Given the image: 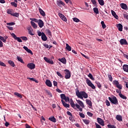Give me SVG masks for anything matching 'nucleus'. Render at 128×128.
Segmentation results:
<instances>
[{
  "mask_svg": "<svg viewBox=\"0 0 128 128\" xmlns=\"http://www.w3.org/2000/svg\"><path fill=\"white\" fill-rule=\"evenodd\" d=\"M101 24L102 28L104 29L106 28V24H104V21L101 22Z\"/></svg>",
  "mask_w": 128,
  "mask_h": 128,
  "instance_id": "obj_36",
  "label": "nucleus"
},
{
  "mask_svg": "<svg viewBox=\"0 0 128 128\" xmlns=\"http://www.w3.org/2000/svg\"><path fill=\"white\" fill-rule=\"evenodd\" d=\"M96 84L97 85V86L98 88H102V84H100V82H96Z\"/></svg>",
  "mask_w": 128,
  "mask_h": 128,
  "instance_id": "obj_39",
  "label": "nucleus"
},
{
  "mask_svg": "<svg viewBox=\"0 0 128 128\" xmlns=\"http://www.w3.org/2000/svg\"><path fill=\"white\" fill-rule=\"evenodd\" d=\"M106 106H110V102L108 100H106Z\"/></svg>",
  "mask_w": 128,
  "mask_h": 128,
  "instance_id": "obj_61",
  "label": "nucleus"
},
{
  "mask_svg": "<svg viewBox=\"0 0 128 128\" xmlns=\"http://www.w3.org/2000/svg\"><path fill=\"white\" fill-rule=\"evenodd\" d=\"M123 70L126 72H128V64H124L122 66Z\"/></svg>",
  "mask_w": 128,
  "mask_h": 128,
  "instance_id": "obj_23",
  "label": "nucleus"
},
{
  "mask_svg": "<svg viewBox=\"0 0 128 128\" xmlns=\"http://www.w3.org/2000/svg\"><path fill=\"white\" fill-rule=\"evenodd\" d=\"M56 74H57V75H58V76H60V78H64V76L62 75V74H60V72H56Z\"/></svg>",
  "mask_w": 128,
  "mask_h": 128,
  "instance_id": "obj_46",
  "label": "nucleus"
},
{
  "mask_svg": "<svg viewBox=\"0 0 128 128\" xmlns=\"http://www.w3.org/2000/svg\"><path fill=\"white\" fill-rule=\"evenodd\" d=\"M14 95L16 96L17 98H22V94H19L18 92H15L14 93Z\"/></svg>",
  "mask_w": 128,
  "mask_h": 128,
  "instance_id": "obj_22",
  "label": "nucleus"
},
{
  "mask_svg": "<svg viewBox=\"0 0 128 128\" xmlns=\"http://www.w3.org/2000/svg\"><path fill=\"white\" fill-rule=\"evenodd\" d=\"M95 126L96 128H102V126L96 122L95 123Z\"/></svg>",
  "mask_w": 128,
  "mask_h": 128,
  "instance_id": "obj_55",
  "label": "nucleus"
},
{
  "mask_svg": "<svg viewBox=\"0 0 128 128\" xmlns=\"http://www.w3.org/2000/svg\"><path fill=\"white\" fill-rule=\"evenodd\" d=\"M64 74H66L64 76L66 79H69L70 78L71 74L70 70H65Z\"/></svg>",
  "mask_w": 128,
  "mask_h": 128,
  "instance_id": "obj_6",
  "label": "nucleus"
},
{
  "mask_svg": "<svg viewBox=\"0 0 128 128\" xmlns=\"http://www.w3.org/2000/svg\"><path fill=\"white\" fill-rule=\"evenodd\" d=\"M80 116L82 118H84L85 117V115L84 114H83V113H81L80 112L79 113Z\"/></svg>",
  "mask_w": 128,
  "mask_h": 128,
  "instance_id": "obj_54",
  "label": "nucleus"
},
{
  "mask_svg": "<svg viewBox=\"0 0 128 128\" xmlns=\"http://www.w3.org/2000/svg\"><path fill=\"white\" fill-rule=\"evenodd\" d=\"M66 50H68V52H70L72 50V47L70 46V45L68 44H66Z\"/></svg>",
  "mask_w": 128,
  "mask_h": 128,
  "instance_id": "obj_28",
  "label": "nucleus"
},
{
  "mask_svg": "<svg viewBox=\"0 0 128 128\" xmlns=\"http://www.w3.org/2000/svg\"><path fill=\"white\" fill-rule=\"evenodd\" d=\"M30 24L32 26V28H38V25H36V23H34V22L31 21L30 22Z\"/></svg>",
  "mask_w": 128,
  "mask_h": 128,
  "instance_id": "obj_26",
  "label": "nucleus"
},
{
  "mask_svg": "<svg viewBox=\"0 0 128 128\" xmlns=\"http://www.w3.org/2000/svg\"><path fill=\"white\" fill-rule=\"evenodd\" d=\"M97 122L101 126H104V120L102 118H97Z\"/></svg>",
  "mask_w": 128,
  "mask_h": 128,
  "instance_id": "obj_7",
  "label": "nucleus"
},
{
  "mask_svg": "<svg viewBox=\"0 0 128 128\" xmlns=\"http://www.w3.org/2000/svg\"><path fill=\"white\" fill-rule=\"evenodd\" d=\"M82 121L84 122L86 124V125H88L90 124V120L86 119H83Z\"/></svg>",
  "mask_w": 128,
  "mask_h": 128,
  "instance_id": "obj_24",
  "label": "nucleus"
},
{
  "mask_svg": "<svg viewBox=\"0 0 128 128\" xmlns=\"http://www.w3.org/2000/svg\"><path fill=\"white\" fill-rule=\"evenodd\" d=\"M26 52H28V54H34V53H32V50H30V49H28Z\"/></svg>",
  "mask_w": 128,
  "mask_h": 128,
  "instance_id": "obj_58",
  "label": "nucleus"
},
{
  "mask_svg": "<svg viewBox=\"0 0 128 128\" xmlns=\"http://www.w3.org/2000/svg\"><path fill=\"white\" fill-rule=\"evenodd\" d=\"M46 85L50 87V88H51L52 86V82H50V80H48V79H47L46 81Z\"/></svg>",
  "mask_w": 128,
  "mask_h": 128,
  "instance_id": "obj_14",
  "label": "nucleus"
},
{
  "mask_svg": "<svg viewBox=\"0 0 128 128\" xmlns=\"http://www.w3.org/2000/svg\"><path fill=\"white\" fill-rule=\"evenodd\" d=\"M76 102L80 105H78L77 104H75L74 102V100H72V99L71 98V99H70V105H71V106H72V108H73L76 109L77 108L79 110L80 112H82V108H80V106L82 108H84V103L80 100H76Z\"/></svg>",
  "mask_w": 128,
  "mask_h": 128,
  "instance_id": "obj_1",
  "label": "nucleus"
},
{
  "mask_svg": "<svg viewBox=\"0 0 128 128\" xmlns=\"http://www.w3.org/2000/svg\"><path fill=\"white\" fill-rule=\"evenodd\" d=\"M120 6L121 8H122V10H128V6L126 4L121 3L120 4Z\"/></svg>",
  "mask_w": 128,
  "mask_h": 128,
  "instance_id": "obj_9",
  "label": "nucleus"
},
{
  "mask_svg": "<svg viewBox=\"0 0 128 128\" xmlns=\"http://www.w3.org/2000/svg\"><path fill=\"white\" fill-rule=\"evenodd\" d=\"M46 34H48L50 36H52V32H50V30L48 29L46 30H45Z\"/></svg>",
  "mask_w": 128,
  "mask_h": 128,
  "instance_id": "obj_33",
  "label": "nucleus"
},
{
  "mask_svg": "<svg viewBox=\"0 0 128 128\" xmlns=\"http://www.w3.org/2000/svg\"><path fill=\"white\" fill-rule=\"evenodd\" d=\"M66 96L64 94H60V98H62V100H66Z\"/></svg>",
  "mask_w": 128,
  "mask_h": 128,
  "instance_id": "obj_40",
  "label": "nucleus"
},
{
  "mask_svg": "<svg viewBox=\"0 0 128 128\" xmlns=\"http://www.w3.org/2000/svg\"><path fill=\"white\" fill-rule=\"evenodd\" d=\"M74 22H80V20L78 18H73Z\"/></svg>",
  "mask_w": 128,
  "mask_h": 128,
  "instance_id": "obj_49",
  "label": "nucleus"
},
{
  "mask_svg": "<svg viewBox=\"0 0 128 128\" xmlns=\"http://www.w3.org/2000/svg\"><path fill=\"white\" fill-rule=\"evenodd\" d=\"M119 32H122V24H118L116 26Z\"/></svg>",
  "mask_w": 128,
  "mask_h": 128,
  "instance_id": "obj_19",
  "label": "nucleus"
},
{
  "mask_svg": "<svg viewBox=\"0 0 128 128\" xmlns=\"http://www.w3.org/2000/svg\"><path fill=\"white\" fill-rule=\"evenodd\" d=\"M114 84L116 85V88H118L119 90H122V84H120L119 82H118V81H117L116 80H114V81L113 82Z\"/></svg>",
  "mask_w": 128,
  "mask_h": 128,
  "instance_id": "obj_5",
  "label": "nucleus"
},
{
  "mask_svg": "<svg viewBox=\"0 0 128 128\" xmlns=\"http://www.w3.org/2000/svg\"><path fill=\"white\" fill-rule=\"evenodd\" d=\"M10 34H11L12 36L14 38V40H16V38H17L16 36L15 35V34L14 33H12Z\"/></svg>",
  "mask_w": 128,
  "mask_h": 128,
  "instance_id": "obj_59",
  "label": "nucleus"
},
{
  "mask_svg": "<svg viewBox=\"0 0 128 128\" xmlns=\"http://www.w3.org/2000/svg\"><path fill=\"white\" fill-rule=\"evenodd\" d=\"M38 26H39L40 28H42L44 26V21L40 19L38 20Z\"/></svg>",
  "mask_w": 128,
  "mask_h": 128,
  "instance_id": "obj_13",
  "label": "nucleus"
},
{
  "mask_svg": "<svg viewBox=\"0 0 128 128\" xmlns=\"http://www.w3.org/2000/svg\"><path fill=\"white\" fill-rule=\"evenodd\" d=\"M86 82L87 84L90 86L92 90L96 89L95 86L92 83V82L88 78H86Z\"/></svg>",
  "mask_w": 128,
  "mask_h": 128,
  "instance_id": "obj_4",
  "label": "nucleus"
},
{
  "mask_svg": "<svg viewBox=\"0 0 128 128\" xmlns=\"http://www.w3.org/2000/svg\"><path fill=\"white\" fill-rule=\"evenodd\" d=\"M0 40H2V42H6V40L2 36H0Z\"/></svg>",
  "mask_w": 128,
  "mask_h": 128,
  "instance_id": "obj_42",
  "label": "nucleus"
},
{
  "mask_svg": "<svg viewBox=\"0 0 128 128\" xmlns=\"http://www.w3.org/2000/svg\"><path fill=\"white\" fill-rule=\"evenodd\" d=\"M22 38H20V37H16V38L15 39L16 40H18V42H22V39H20Z\"/></svg>",
  "mask_w": 128,
  "mask_h": 128,
  "instance_id": "obj_43",
  "label": "nucleus"
},
{
  "mask_svg": "<svg viewBox=\"0 0 128 128\" xmlns=\"http://www.w3.org/2000/svg\"><path fill=\"white\" fill-rule=\"evenodd\" d=\"M120 98H122L123 100H126L127 99V97L126 96H125L124 95H123L122 94H120Z\"/></svg>",
  "mask_w": 128,
  "mask_h": 128,
  "instance_id": "obj_38",
  "label": "nucleus"
},
{
  "mask_svg": "<svg viewBox=\"0 0 128 128\" xmlns=\"http://www.w3.org/2000/svg\"><path fill=\"white\" fill-rule=\"evenodd\" d=\"M30 20H32V22H38V20L36 18H30Z\"/></svg>",
  "mask_w": 128,
  "mask_h": 128,
  "instance_id": "obj_47",
  "label": "nucleus"
},
{
  "mask_svg": "<svg viewBox=\"0 0 128 128\" xmlns=\"http://www.w3.org/2000/svg\"><path fill=\"white\" fill-rule=\"evenodd\" d=\"M63 106H64L66 108H70V106L69 104H68L66 102L63 104Z\"/></svg>",
  "mask_w": 128,
  "mask_h": 128,
  "instance_id": "obj_51",
  "label": "nucleus"
},
{
  "mask_svg": "<svg viewBox=\"0 0 128 128\" xmlns=\"http://www.w3.org/2000/svg\"><path fill=\"white\" fill-rule=\"evenodd\" d=\"M58 16H60V18L61 19H62L64 16V14L61 13H58Z\"/></svg>",
  "mask_w": 128,
  "mask_h": 128,
  "instance_id": "obj_57",
  "label": "nucleus"
},
{
  "mask_svg": "<svg viewBox=\"0 0 128 128\" xmlns=\"http://www.w3.org/2000/svg\"><path fill=\"white\" fill-rule=\"evenodd\" d=\"M93 10L96 14H98V8H94Z\"/></svg>",
  "mask_w": 128,
  "mask_h": 128,
  "instance_id": "obj_31",
  "label": "nucleus"
},
{
  "mask_svg": "<svg viewBox=\"0 0 128 128\" xmlns=\"http://www.w3.org/2000/svg\"><path fill=\"white\" fill-rule=\"evenodd\" d=\"M28 30L29 34L30 36H34V34L32 33V26H30Z\"/></svg>",
  "mask_w": 128,
  "mask_h": 128,
  "instance_id": "obj_12",
  "label": "nucleus"
},
{
  "mask_svg": "<svg viewBox=\"0 0 128 128\" xmlns=\"http://www.w3.org/2000/svg\"><path fill=\"white\" fill-rule=\"evenodd\" d=\"M116 118L119 122H122V116L121 115H116Z\"/></svg>",
  "mask_w": 128,
  "mask_h": 128,
  "instance_id": "obj_16",
  "label": "nucleus"
},
{
  "mask_svg": "<svg viewBox=\"0 0 128 128\" xmlns=\"http://www.w3.org/2000/svg\"><path fill=\"white\" fill-rule=\"evenodd\" d=\"M60 62H62V64H66V58H63L61 59H59Z\"/></svg>",
  "mask_w": 128,
  "mask_h": 128,
  "instance_id": "obj_29",
  "label": "nucleus"
},
{
  "mask_svg": "<svg viewBox=\"0 0 128 128\" xmlns=\"http://www.w3.org/2000/svg\"><path fill=\"white\" fill-rule=\"evenodd\" d=\"M111 12L113 16H114V18H115L116 20H118V16H117L116 13L113 10H112Z\"/></svg>",
  "mask_w": 128,
  "mask_h": 128,
  "instance_id": "obj_18",
  "label": "nucleus"
},
{
  "mask_svg": "<svg viewBox=\"0 0 128 128\" xmlns=\"http://www.w3.org/2000/svg\"><path fill=\"white\" fill-rule=\"evenodd\" d=\"M60 4H62V6H66V4L64 2H62V0L58 1L57 5L58 6H60Z\"/></svg>",
  "mask_w": 128,
  "mask_h": 128,
  "instance_id": "obj_20",
  "label": "nucleus"
},
{
  "mask_svg": "<svg viewBox=\"0 0 128 128\" xmlns=\"http://www.w3.org/2000/svg\"><path fill=\"white\" fill-rule=\"evenodd\" d=\"M66 4H72V2L71 0H64Z\"/></svg>",
  "mask_w": 128,
  "mask_h": 128,
  "instance_id": "obj_41",
  "label": "nucleus"
},
{
  "mask_svg": "<svg viewBox=\"0 0 128 128\" xmlns=\"http://www.w3.org/2000/svg\"><path fill=\"white\" fill-rule=\"evenodd\" d=\"M87 114L90 117H92L94 116V114H92V113H91V112H87Z\"/></svg>",
  "mask_w": 128,
  "mask_h": 128,
  "instance_id": "obj_50",
  "label": "nucleus"
},
{
  "mask_svg": "<svg viewBox=\"0 0 128 128\" xmlns=\"http://www.w3.org/2000/svg\"><path fill=\"white\" fill-rule=\"evenodd\" d=\"M28 79H29L30 80L36 83H38V80H36V79L34 78H28Z\"/></svg>",
  "mask_w": 128,
  "mask_h": 128,
  "instance_id": "obj_45",
  "label": "nucleus"
},
{
  "mask_svg": "<svg viewBox=\"0 0 128 128\" xmlns=\"http://www.w3.org/2000/svg\"><path fill=\"white\" fill-rule=\"evenodd\" d=\"M20 38H22V40H25L26 42L28 40L26 36H21Z\"/></svg>",
  "mask_w": 128,
  "mask_h": 128,
  "instance_id": "obj_44",
  "label": "nucleus"
},
{
  "mask_svg": "<svg viewBox=\"0 0 128 128\" xmlns=\"http://www.w3.org/2000/svg\"><path fill=\"white\" fill-rule=\"evenodd\" d=\"M108 128H116V126H114V125H112V124H108Z\"/></svg>",
  "mask_w": 128,
  "mask_h": 128,
  "instance_id": "obj_48",
  "label": "nucleus"
},
{
  "mask_svg": "<svg viewBox=\"0 0 128 128\" xmlns=\"http://www.w3.org/2000/svg\"><path fill=\"white\" fill-rule=\"evenodd\" d=\"M14 24H16V23L14 22H11L7 23V25L8 26H14Z\"/></svg>",
  "mask_w": 128,
  "mask_h": 128,
  "instance_id": "obj_52",
  "label": "nucleus"
},
{
  "mask_svg": "<svg viewBox=\"0 0 128 128\" xmlns=\"http://www.w3.org/2000/svg\"><path fill=\"white\" fill-rule=\"evenodd\" d=\"M44 46L46 48H48V44H43Z\"/></svg>",
  "mask_w": 128,
  "mask_h": 128,
  "instance_id": "obj_64",
  "label": "nucleus"
},
{
  "mask_svg": "<svg viewBox=\"0 0 128 128\" xmlns=\"http://www.w3.org/2000/svg\"><path fill=\"white\" fill-rule=\"evenodd\" d=\"M44 60L48 64H54V61L52 59L48 58L46 57H44Z\"/></svg>",
  "mask_w": 128,
  "mask_h": 128,
  "instance_id": "obj_10",
  "label": "nucleus"
},
{
  "mask_svg": "<svg viewBox=\"0 0 128 128\" xmlns=\"http://www.w3.org/2000/svg\"><path fill=\"white\" fill-rule=\"evenodd\" d=\"M38 10L41 16H46V12H44V11L42 10V8H39Z\"/></svg>",
  "mask_w": 128,
  "mask_h": 128,
  "instance_id": "obj_17",
  "label": "nucleus"
},
{
  "mask_svg": "<svg viewBox=\"0 0 128 128\" xmlns=\"http://www.w3.org/2000/svg\"><path fill=\"white\" fill-rule=\"evenodd\" d=\"M76 90V96H78V98H80V100H84V98H88V96L85 92H80L78 89Z\"/></svg>",
  "mask_w": 128,
  "mask_h": 128,
  "instance_id": "obj_2",
  "label": "nucleus"
},
{
  "mask_svg": "<svg viewBox=\"0 0 128 128\" xmlns=\"http://www.w3.org/2000/svg\"><path fill=\"white\" fill-rule=\"evenodd\" d=\"M11 6H14V8H18V4L15 3L14 2H10Z\"/></svg>",
  "mask_w": 128,
  "mask_h": 128,
  "instance_id": "obj_34",
  "label": "nucleus"
},
{
  "mask_svg": "<svg viewBox=\"0 0 128 128\" xmlns=\"http://www.w3.org/2000/svg\"><path fill=\"white\" fill-rule=\"evenodd\" d=\"M48 120L52 122L56 123V119L54 116H51L48 118Z\"/></svg>",
  "mask_w": 128,
  "mask_h": 128,
  "instance_id": "obj_11",
  "label": "nucleus"
},
{
  "mask_svg": "<svg viewBox=\"0 0 128 128\" xmlns=\"http://www.w3.org/2000/svg\"><path fill=\"white\" fill-rule=\"evenodd\" d=\"M8 62L9 64H14V62L12 60H8Z\"/></svg>",
  "mask_w": 128,
  "mask_h": 128,
  "instance_id": "obj_63",
  "label": "nucleus"
},
{
  "mask_svg": "<svg viewBox=\"0 0 128 128\" xmlns=\"http://www.w3.org/2000/svg\"><path fill=\"white\" fill-rule=\"evenodd\" d=\"M100 6H104V0H98Z\"/></svg>",
  "mask_w": 128,
  "mask_h": 128,
  "instance_id": "obj_30",
  "label": "nucleus"
},
{
  "mask_svg": "<svg viewBox=\"0 0 128 128\" xmlns=\"http://www.w3.org/2000/svg\"><path fill=\"white\" fill-rule=\"evenodd\" d=\"M12 16H15L16 18H18V16H20V14H18V12L13 13Z\"/></svg>",
  "mask_w": 128,
  "mask_h": 128,
  "instance_id": "obj_37",
  "label": "nucleus"
},
{
  "mask_svg": "<svg viewBox=\"0 0 128 128\" xmlns=\"http://www.w3.org/2000/svg\"><path fill=\"white\" fill-rule=\"evenodd\" d=\"M108 100L112 104H114L116 105L118 104V100L115 96H113L112 98L110 97H109Z\"/></svg>",
  "mask_w": 128,
  "mask_h": 128,
  "instance_id": "obj_3",
  "label": "nucleus"
},
{
  "mask_svg": "<svg viewBox=\"0 0 128 128\" xmlns=\"http://www.w3.org/2000/svg\"><path fill=\"white\" fill-rule=\"evenodd\" d=\"M91 2L94 6H96V0H91Z\"/></svg>",
  "mask_w": 128,
  "mask_h": 128,
  "instance_id": "obj_56",
  "label": "nucleus"
},
{
  "mask_svg": "<svg viewBox=\"0 0 128 128\" xmlns=\"http://www.w3.org/2000/svg\"><path fill=\"white\" fill-rule=\"evenodd\" d=\"M120 44L122 46H123L124 44V45H128V42L126 41V40L124 38H122L120 40Z\"/></svg>",
  "mask_w": 128,
  "mask_h": 128,
  "instance_id": "obj_8",
  "label": "nucleus"
},
{
  "mask_svg": "<svg viewBox=\"0 0 128 128\" xmlns=\"http://www.w3.org/2000/svg\"><path fill=\"white\" fill-rule=\"evenodd\" d=\"M88 77L90 78L92 80H94L95 78L93 77V76L92 74L90 73L88 75Z\"/></svg>",
  "mask_w": 128,
  "mask_h": 128,
  "instance_id": "obj_35",
  "label": "nucleus"
},
{
  "mask_svg": "<svg viewBox=\"0 0 128 128\" xmlns=\"http://www.w3.org/2000/svg\"><path fill=\"white\" fill-rule=\"evenodd\" d=\"M41 38L42 40H44V42H46V40H48V37H46V36L44 32H42V36Z\"/></svg>",
  "mask_w": 128,
  "mask_h": 128,
  "instance_id": "obj_15",
  "label": "nucleus"
},
{
  "mask_svg": "<svg viewBox=\"0 0 128 128\" xmlns=\"http://www.w3.org/2000/svg\"><path fill=\"white\" fill-rule=\"evenodd\" d=\"M108 78H109V80L110 82H112V78L110 74H108Z\"/></svg>",
  "mask_w": 128,
  "mask_h": 128,
  "instance_id": "obj_53",
  "label": "nucleus"
},
{
  "mask_svg": "<svg viewBox=\"0 0 128 128\" xmlns=\"http://www.w3.org/2000/svg\"><path fill=\"white\" fill-rule=\"evenodd\" d=\"M38 36H42V32H40V31H38Z\"/></svg>",
  "mask_w": 128,
  "mask_h": 128,
  "instance_id": "obj_60",
  "label": "nucleus"
},
{
  "mask_svg": "<svg viewBox=\"0 0 128 128\" xmlns=\"http://www.w3.org/2000/svg\"><path fill=\"white\" fill-rule=\"evenodd\" d=\"M86 104H88L89 106H92V102L90 100L86 99Z\"/></svg>",
  "mask_w": 128,
  "mask_h": 128,
  "instance_id": "obj_25",
  "label": "nucleus"
},
{
  "mask_svg": "<svg viewBox=\"0 0 128 128\" xmlns=\"http://www.w3.org/2000/svg\"><path fill=\"white\" fill-rule=\"evenodd\" d=\"M17 60H18V62H20L21 64H24V60L22 58L17 56Z\"/></svg>",
  "mask_w": 128,
  "mask_h": 128,
  "instance_id": "obj_32",
  "label": "nucleus"
},
{
  "mask_svg": "<svg viewBox=\"0 0 128 128\" xmlns=\"http://www.w3.org/2000/svg\"><path fill=\"white\" fill-rule=\"evenodd\" d=\"M6 12H7V14H10L11 16H12V14H14V10L8 9L6 10Z\"/></svg>",
  "mask_w": 128,
  "mask_h": 128,
  "instance_id": "obj_21",
  "label": "nucleus"
},
{
  "mask_svg": "<svg viewBox=\"0 0 128 128\" xmlns=\"http://www.w3.org/2000/svg\"><path fill=\"white\" fill-rule=\"evenodd\" d=\"M27 67L28 68L32 70L35 68L36 65L35 64H27Z\"/></svg>",
  "mask_w": 128,
  "mask_h": 128,
  "instance_id": "obj_27",
  "label": "nucleus"
},
{
  "mask_svg": "<svg viewBox=\"0 0 128 128\" xmlns=\"http://www.w3.org/2000/svg\"><path fill=\"white\" fill-rule=\"evenodd\" d=\"M66 102H70V98L66 96L65 99L64 100Z\"/></svg>",
  "mask_w": 128,
  "mask_h": 128,
  "instance_id": "obj_62",
  "label": "nucleus"
}]
</instances>
